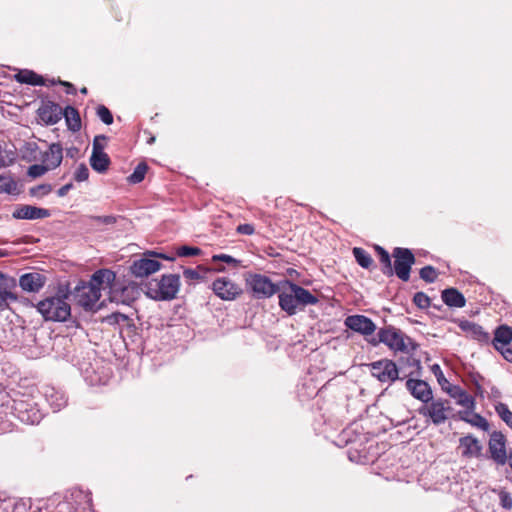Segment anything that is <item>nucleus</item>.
<instances>
[{"label":"nucleus","instance_id":"obj_15","mask_svg":"<svg viewBox=\"0 0 512 512\" xmlns=\"http://www.w3.org/2000/svg\"><path fill=\"white\" fill-rule=\"evenodd\" d=\"M46 283V277L38 272L25 273L19 278V286L26 292H39Z\"/></svg>","mask_w":512,"mask_h":512},{"label":"nucleus","instance_id":"obj_38","mask_svg":"<svg viewBox=\"0 0 512 512\" xmlns=\"http://www.w3.org/2000/svg\"><path fill=\"white\" fill-rule=\"evenodd\" d=\"M96 114L104 124L111 125L113 123V115L105 105H99Z\"/></svg>","mask_w":512,"mask_h":512},{"label":"nucleus","instance_id":"obj_12","mask_svg":"<svg viewBox=\"0 0 512 512\" xmlns=\"http://www.w3.org/2000/svg\"><path fill=\"white\" fill-rule=\"evenodd\" d=\"M38 118L46 125H54L62 118V108L59 104L47 100L42 101L37 110Z\"/></svg>","mask_w":512,"mask_h":512},{"label":"nucleus","instance_id":"obj_36","mask_svg":"<svg viewBox=\"0 0 512 512\" xmlns=\"http://www.w3.org/2000/svg\"><path fill=\"white\" fill-rule=\"evenodd\" d=\"M438 275V271L433 266L430 265L421 268L419 271L420 278L428 283L434 282L437 279Z\"/></svg>","mask_w":512,"mask_h":512},{"label":"nucleus","instance_id":"obj_52","mask_svg":"<svg viewBox=\"0 0 512 512\" xmlns=\"http://www.w3.org/2000/svg\"><path fill=\"white\" fill-rule=\"evenodd\" d=\"M502 356L509 362L512 363V349L509 348V347H504V348H501L500 350H498Z\"/></svg>","mask_w":512,"mask_h":512},{"label":"nucleus","instance_id":"obj_2","mask_svg":"<svg viewBox=\"0 0 512 512\" xmlns=\"http://www.w3.org/2000/svg\"><path fill=\"white\" fill-rule=\"evenodd\" d=\"M278 298L280 308L289 316L303 311L306 306L316 305L319 302L318 297L309 290L289 280L281 282Z\"/></svg>","mask_w":512,"mask_h":512},{"label":"nucleus","instance_id":"obj_60","mask_svg":"<svg viewBox=\"0 0 512 512\" xmlns=\"http://www.w3.org/2000/svg\"><path fill=\"white\" fill-rule=\"evenodd\" d=\"M7 253L4 250L0 249V258L6 256Z\"/></svg>","mask_w":512,"mask_h":512},{"label":"nucleus","instance_id":"obj_23","mask_svg":"<svg viewBox=\"0 0 512 512\" xmlns=\"http://www.w3.org/2000/svg\"><path fill=\"white\" fill-rule=\"evenodd\" d=\"M446 392L454 399H456L457 404L463 407H466L469 410L474 409L475 400L474 398L467 393L464 389L457 385H449L446 388Z\"/></svg>","mask_w":512,"mask_h":512},{"label":"nucleus","instance_id":"obj_4","mask_svg":"<svg viewBox=\"0 0 512 512\" xmlns=\"http://www.w3.org/2000/svg\"><path fill=\"white\" fill-rule=\"evenodd\" d=\"M67 298V293L49 296L39 301L36 308L46 321L65 322L71 315V307L66 301Z\"/></svg>","mask_w":512,"mask_h":512},{"label":"nucleus","instance_id":"obj_31","mask_svg":"<svg viewBox=\"0 0 512 512\" xmlns=\"http://www.w3.org/2000/svg\"><path fill=\"white\" fill-rule=\"evenodd\" d=\"M353 255L356 262L363 268L369 269L373 265V259L371 255L363 248L355 247L353 249Z\"/></svg>","mask_w":512,"mask_h":512},{"label":"nucleus","instance_id":"obj_6","mask_svg":"<svg viewBox=\"0 0 512 512\" xmlns=\"http://www.w3.org/2000/svg\"><path fill=\"white\" fill-rule=\"evenodd\" d=\"M180 287V277L177 274L163 275L161 279L148 284V295L155 300H172Z\"/></svg>","mask_w":512,"mask_h":512},{"label":"nucleus","instance_id":"obj_41","mask_svg":"<svg viewBox=\"0 0 512 512\" xmlns=\"http://www.w3.org/2000/svg\"><path fill=\"white\" fill-rule=\"evenodd\" d=\"M88 177H89L88 167L84 163L80 164L74 172V179L77 182H83V181H86L88 179Z\"/></svg>","mask_w":512,"mask_h":512},{"label":"nucleus","instance_id":"obj_3","mask_svg":"<svg viewBox=\"0 0 512 512\" xmlns=\"http://www.w3.org/2000/svg\"><path fill=\"white\" fill-rule=\"evenodd\" d=\"M415 463L414 451L403 447L398 451V457L391 463L390 470L384 472L385 478L398 483L411 484L416 475Z\"/></svg>","mask_w":512,"mask_h":512},{"label":"nucleus","instance_id":"obj_46","mask_svg":"<svg viewBox=\"0 0 512 512\" xmlns=\"http://www.w3.org/2000/svg\"><path fill=\"white\" fill-rule=\"evenodd\" d=\"M501 506L507 510L512 508V497L510 493L506 491H501L499 494Z\"/></svg>","mask_w":512,"mask_h":512},{"label":"nucleus","instance_id":"obj_1","mask_svg":"<svg viewBox=\"0 0 512 512\" xmlns=\"http://www.w3.org/2000/svg\"><path fill=\"white\" fill-rule=\"evenodd\" d=\"M115 273L108 269L96 271L89 282L82 283L75 288V299L79 306L85 310H93L101 297L102 289H110L115 280Z\"/></svg>","mask_w":512,"mask_h":512},{"label":"nucleus","instance_id":"obj_13","mask_svg":"<svg viewBox=\"0 0 512 512\" xmlns=\"http://www.w3.org/2000/svg\"><path fill=\"white\" fill-rule=\"evenodd\" d=\"M345 325L365 336L372 335L376 329L373 321L364 315H351L345 319Z\"/></svg>","mask_w":512,"mask_h":512},{"label":"nucleus","instance_id":"obj_5","mask_svg":"<svg viewBox=\"0 0 512 512\" xmlns=\"http://www.w3.org/2000/svg\"><path fill=\"white\" fill-rule=\"evenodd\" d=\"M369 343L373 346L383 343L394 352H401L404 354L409 353L410 347L413 348L411 340L399 329L392 326L381 328L377 333V337H372L369 340Z\"/></svg>","mask_w":512,"mask_h":512},{"label":"nucleus","instance_id":"obj_29","mask_svg":"<svg viewBox=\"0 0 512 512\" xmlns=\"http://www.w3.org/2000/svg\"><path fill=\"white\" fill-rule=\"evenodd\" d=\"M375 249V252L379 258V261L382 265V272L383 274L387 275V276H392L393 275V266H392V263H391V257L389 255V253L381 246L379 245H375L374 247Z\"/></svg>","mask_w":512,"mask_h":512},{"label":"nucleus","instance_id":"obj_47","mask_svg":"<svg viewBox=\"0 0 512 512\" xmlns=\"http://www.w3.org/2000/svg\"><path fill=\"white\" fill-rule=\"evenodd\" d=\"M236 232L242 235H253L255 233V227L253 224L249 223L240 224L237 226Z\"/></svg>","mask_w":512,"mask_h":512},{"label":"nucleus","instance_id":"obj_61","mask_svg":"<svg viewBox=\"0 0 512 512\" xmlns=\"http://www.w3.org/2000/svg\"><path fill=\"white\" fill-rule=\"evenodd\" d=\"M411 301H412L414 304H416V294H414V295L412 296Z\"/></svg>","mask_w":512,"mask_h":512},{"label":"nucleus","instance_id":"obj_20","mask_svg":"<svg viewBox=\"0 0 512 512\" xmlns=\"http://www.w3.org/2000/svg\"><path fill=\"white\" fill-rule=\"evenodd\" d=\"M201 249L198 248V247H191V246H180L176 249V252H172V253H158V252H154V251H149L147 253L148 256L150 257H155V258H161V259H164V260H168V261H174L176 259L177 256L179 257H191V256H197L199 254H201Z\"/></svg>","mask_w":512,"mask_h":512},{"label":"nucleus","instance_id":"obj_11","mask_svg":"<svg viewBox=\"0 0 512 512\" xmlns=\"http://www.w3.org/2000/svg\"><path fill=\"white\" fill-rule=\"evenodd\" d=\"M488 448L492 460L497 464L504 465L507 462L506 438L501 432L494 431L491 434Z\"/></svg>","mask_w":512,"mask_h":512},{"label":"nucleus","instance_id":"obj_18","mask_svg":"<svg viewBox=\"0 0 512 512\" xmlns=\"http://www.w3.org/2000/svg\"><path fill=\"white\" fill-rule=\"evenodd\" d=\"M12 216L15 219H43L50 216V212L44 208H38L31 205L18 206Z\"/></svg>","mask_w":512,"mask_h":512},{"label":"nucleus","instance_id":"obj_25","mask_svg":"<svg viewBox=\"0 0 512 512\" xmlns=\"http://www.w3.org/2000/svg\"><path fill=\"white\" fill-rule=\"evenodd\" d=\"M15 80L21 84H28L33 86H49L43 76L37 74L32 70H21L15 76Z\"/></svg>","mask_w":512,"mask_h":512},{"label":"nucleus","instance_id":"obj_51","mask_svg":"<svg viewBox=\"0 0 512 512\" xmlns=\"http://www.w3.org/2000/svg\"><path fill=\"white\" fill-rule=\"evenodd\" d=\"M429 305V298L422 292H418V307H426Z\"/></svg>","mask_w":512,"mask_h":512},{"label":"nucleus","instance_id":"obj_49","mask_svg":"<svg viewBox=\"0 0 512 512\" xmlns=\"http://www.w3.org/2000/svg\"><path fill=\"white\" fill-rule=\"evenodd\" d=\"M406 387L409 390V392L411 393V395L416 398V393H417L416 379L409 378L406 382Z\"/></svg>","mask_w":512,"mask_h":512},{"label":"nucleus","instance_id":"obj_26","mask_svg":"<svg viewBox=\"0 0 512 512\" xmlns=\"http://www.w3.org/2000/svg\"><path fill=\"white\" fill-rule=\"evenodd\" d=\"M442 300L449 307L462 308L466 304L464 295L456 288H447L442 291Z\"/></svg>","mask_w":512,"mask_h":512},{"label":"nucleus","instance_id":"obj_48","mask_svg":"<svg viewBox=\"0 0 512 512\" xmlns=\"http://www.w3.org/2000/svg\"><path fill=\"white\" fill-rule=\"evenodd\" d=\"M200 267L198 269H185L183 272V276L187 280H198L202 278V275L200 274Z\"/></svg>","mask_w":512,"mask_h":512},{"label":"nucleus","instance_id":"obj_33","mask_svg":"<svg viewBox=\"0 0 512 512\" xmlns=\"http://www.w3.org/2000/svg\"><path fill=\"white\" fill-rule=\"evenodd\" d=\"M148 166L145 162L139 163L133 173L128 177V181L132 184H138L142 182L145 178V175L147 173Z\"/></svg>","mask_w":512,"mask_h":512},{"label":"nucleus","instance_id":"obj_27","mask_svg":"<svg viewBox=\"0 0 512 512\" xmlns=\"http://www.w3.org/2000/svg\"><path fill=\"white\" fill-rule=\"evenodd\" d=\"M512 341V328L507 325L499 326L494 333L493 346L500 350Z\"/></svg>","mask_w":512,"mask_h":512},{"label":"nucleus","instance_id":"obj_30","mask_svg":"<svg viewBox=\"0 0 512 512\" xmlns=\"http://www.w3.org/2000/svg\"><path fill=\"white\" fill-rule=\"evenodd\" d=\"M15 288H3L0 290V312L10 309V303L19 300L18 295L13 291Z\"/></svg>","mask_w":512,"mask_h":512},{"label":"nucleus","instance_id":"obj_56","mask_svg":"<svg viewBox=\"0 0 512 512\" xmlns=\"http://www.w3.org/2000/svg\"><path fill=\"white\" fill-rule=\"evenodd\" d=\"M11 426H12V424L10 422H4L3 426L2 427L0 426V431L3 433L8 432L11 430Z\"/></svg>","mask_w":512,"mask_h":512},{"label":"nucleus","instance_id":"obj_10","mask_svg":"<svg viewBox=\"0 0 512 512\" xmlns=\"http://www.w3.org/2000/svg\"><path fill=\"white\" fill-rule=\"evenodd\" d=\"M371 375L381 382H392L398 378L396 364L388 359H382L368 365Z\"/></svg>","mask_w":512,"mask_h":512},{"label":"nucleus","instance_id":"obj_42","mask_svg":"<svg viewBox=\"0 0 512 512\" xmlns=\"http://www.w3.org/2000/svg\"><path fill=\"white\" fill-rule=\"evenodd\" d=\"M57 84L64 86L66 88L65 92L67 94L75 95L77 92L75 86L70 82L62 81L60 79H58V80L52 79L49 81V86H53V85H57Z\"/></svg>","mask_w":512,"mask_h":512},{"label":"nucleus","instance_id":"obj_45","mask_svg":"<svg viewBox=\"0 0 512 512\" xmlns=\"http://www.w3.org/2000/svg\"><path fill=\"white\" fill-rule=\"evenodd\" d=\"M16 280L11 277H7L0 272V290L3 288H16Z\"/></svg>","mask_w":512,"mask_h":512},{"label":"nucleus","instance_id":"obj_9","mask_svg":"<svg viewBox=\"0 0 512 512\" xmlns=\"http://www.w3.org/2000/svg\"><path fill=\"white\" fill-rule=\"evenodd\" d=\"M212 290L220 299L225 301L235 300L243 292L240 285L228 277L217 278L212 283Z\"/></svg>","mask_w":512,"mask_h":512},{"label":"nucleus","instance_id":"obj_39","mask_svg":"<svg viewBox=\"0 0 512 512\" xmlns=\"http://www.w3.org/2000/svg\"><path fill=\"white\" fill-rule=\"evenodd\" d=\"M431 370L434 373L435 377L437 378L439 385L442 387L443 390L446 391V388L449 387V385L451 384L445 378L440 366L438 364H434L431 366Z\"/></svg>","mask_w":512,"mask_h":512},{"label":"nucleus","instance_id":"obj_53","mask_svg":"<svg viewBox=\"0 0 512 512\" xmlns=\"http://www.w3.org/2000/svg\"><path fill=\"white\" fill-rule=\"evenodd\" d=\"M73 187V184L72 183H68V184H65L64 186H62L61 188L58 189L57 191V194L59 197H63L65 196L70 189H72Z\"/></svg>","mask_w":512,"mask_h":512},{"label":"nucleus","instance_id":"obj_40","mask_svg":"<svg viewBox=\"0 0 512 512\" xmlns=\"http://www.w3.org/2000/svg\"><path fill=\"white\" fill-rule=\"evenodd\" d=\"M50 169L42 162V164L31 165L28 169V175L36 178L44 175Z\"/></svg>","mask_w":512,"mask_h":512},{"label":"nucleus","instance_id":"obj_24","mask_svg":"<svg viewBox=\"0 0 512 512\" xmlns=\"http://www.w3.org/2000/svg\"><path fill=\"white\" fill-rule=\"evenodd\" d=\"M90 165L95 171L99 173L105 172L110 165V158L108 154L104 151H101V148L97 146V143H95L94 149H92Z\"/></svg>","mask_w":512,"mask_h":512},{"label":"nucleus","instance_id":"obj_28","mask_svg":"<svg viewBox=\"0 0 512 512\" xmlns=\"http://www.w3.org/2000/svg\"><path fill=\"white\" fill-rule=\"evenodd\" d=\"M62 117L65 118L69 130L77 132L81 129V118L76 108L67 106L62 110Z\"/></svg>","mask_w":512,"mask_h":512},{"label":"nucleus","instance_id":"obj_34","mask_svg":"<svg viewBox=\"0 0 512 512\" xmlns=\"http://www.w3.org/2000/svg\"><path fill=\"white\" fill-rule=\"evenodd\" d=\"M461 420L471 424L472 426L478 427L484 431H488L489 423L488 421L482 417L480 414L474 413L471 415V418L463 417L461 415Z\"/></svg>","mask_w":512,"mask_h":512},{"label":"nucleus","instance_id":"obj_32","mask_svg":"<svg viewBox=\"0 0 512 512\" xmlns=\"http://www.w3.org/2000/svg\"><path fill=\"white\" fill-rule=\"evenodd\" d=\"M432 399L433 393L429 384L423 380L418 379V400L427 404Z\"/></svg>","mask_w":512,"mask_h":512},{"label":"nucleus","instance_id":"obj_17","mask_svg":"<svg viewBox=\"0 0 512 512\" xmlns=\"http://www.w3.org/2000/svg\"><path fill=\"white\" fill-rule=\"evenodd\" d=\"M459 449L464 458H477L481 455L482 445L475 437L467 435L459 439Z\"/></svg>","mask_w":512,"mask_h":512},{"label":"nucleus","instance_id":"obj_62","mask_svg":"<svg viewBox=\"0 0 512 512\" xmlns=\"http://www.w3.org/2000/svg\"><path fill=\"white\" fill-rule=\"evenodd\" d=\"M217 270H218V271H223V270H224V268H223V267H222V268H217Z\"/></svg>","mask_w":512,"mask_h":512},{"label":"nucleus","instance_id":"obj_63","mask_svg":"<svg viewBox=\"0 0 512 512\" xmlns=\"http://www.w3.org/2000/svg\"><path fill=\"white\" fill-rule=\"evenodd\" d=\"M417 369H418V372H419L420 371V364L419 363H418Z\"/></svg>","mask_w":512,"mask_h":512},{"label":"nucleus","instance_id":"obj_7","mask_svg":"<svg viewBox=\"0 0 512 512\" xmlns=\"http://www.w3.org/2000/svg\"><path fill=\"white\" fill-rule=\"evenodd\" d=\"M246 285L257 299L270 298L279 293L281 287V283L275 284L262 274H249L246 277Z\"/></svg>","mask_w":512,"mask_h":512},{"label":"nucleus","instance_id":"obj_35","mask_svg":"<svg viewBox=\"0 0 512 512\" xmlns=\"http://www.w3.org/2000/svg\"><path fill=\"white\" fill-rule=\"evenodd\" d=\"M495 410L500 418L510 427H512V411L504 403H498Z\"/></svg>","mask_w":512,"mask_h":512},{"label":"nucleus","instance_id":"obj_50","mask_svg":"<svg viewBox=\"0 0 512 512\" xmlns=\"http://www.w3.org/2000/svg\"><path fill=\"white\" fill-rule=\"evenodd\" d=\"M106 141H107V137L105 135L96 136L93 140L92 149H94V145H95V143H97V146H99L101 148V151H104V146H105Z\"/></svg>","mask_w":512,"mask_h":512},{"label":"nucleus","instance_id":"obj_57","mask_svg":"<svg viewBox=\"0 0 512 512\" xmlns=\"http://www.w3.org/2000/svg\"><path fill=\"white\" fill-rule=\"evenodd\" d=\"M77 152H78L77 148H71V149L67 150V155L73 157L74 153H77Z\"/></svg>","mask_w":512,"mask_h":512},{"label":"nucleus","instance_id":"obj_22","mask_svg":"<svg viewBox=\"0 0 512 512\" xmlns=\"http://www.w3.org/2000/svg\"><path fill=\"white\" fill-rule=\"evenodd\" d=\"M459 328L472 339L482 343H487L489 341V334L483 330L482 326L474 322L468 320L461 321L459 323Z\"/></svg>","mask_w":512,"mask_h":512},{"label":"nucleus","instance_id":"obj_8","mask_svg":"<svg viewBox=\"0 0 512 512\" xmlns=\"http://www.w3.org/2000/svg\"><path fill=\"white\" fill-rule=\"evenodd\" d=\"M393 257L395 259L393 274L402 281H407L410 277L411 265L415 262L413 253L409 249L395 248Z\"/></svg>","mask_w":512,"mask_h":512},{"label":"nucleus","instance_id":"obj_16","mask_svg":"<svg viewBox=\"0 0 512 512\" xmlns=\"http://www.w3.org/2000/svg\"><path fill=\"white\" fill-rule=\"evenodd\" d=\"M161 268V263L155 259L142 258L133 262L131 272L136 277H147L157 272Z\"/></svg>","mask_w":512,"mask_h":512},{"label":"nucleus","instance_id":"obj_44","mask_svg":"<svg viewBox=\"0 0 512 512\" xmlns=\"http://www.w3.org/2000/svg\"><path fill=\"white\" fill-rule=\"evenodd\" d=\"M212 261L213 262L222 261V262H225V263L233 265V266H237L239 264L238 260H236L235 258H233L232 256L227 255V254L213 255Z\"/></svg>","mask_w":512,"mask_h":512},{"label":"nucleus","instance_id":"obj_59","mask_svg":"<svg viewBox=\"0 0 512 512\" xmlns=\"http://www.w3.org/2000/svg\"><path fill=\"white\" fill-rule=\"evenodd\" d=\"M80 93H81V94H85V95H86V94L88 93V89H87L86 87H82V88L80 89Z\"/></svg>","mask_w":512,"mask_h":512},{"label":"nucleus","instance_id":"obj_14","mask_svg":"<svg viewBox=\"0 0 512 512\" xmlns=\"http://www.w3.org/2000/svg\"><path fill=\"white\" fill-rule=\"evenodd\" d=\"M446 410L447 408L444 406V403L440 401L431 402L430 404L427 403L418 408L420 414L429 417L436 425L446 421Z\"/></svg>","mask_w":512,"mask_h":512},{"label":"nucleus","instance_id":"obj_58","mask_svg":"<svg viewBox=\"0 0 512 512\" xmlns=\"http://www.w3.org/2000/svg\"><path fill=\"white\" fill-rule=\"evenodd\" d=\"M458 415H459V418H460V419H461V415H462L463 417L471 418V417H470V413H469L468 411H459Z\"/></svg>","mask_w":512,"mask_h":512},{"label":"nucleus","instance_id":"obj_21","mask_svg":"<svg viewBox=\"0 0 512 512\" xmlns=\"http://www.w3.org/2000/svg\"><path fill=\"white\" fill-rule=\"evenodd\" d=\"M62 146L59 143H52L48 150L42 154V162L50 169L57 168L63 158Z\"/></svg>","mask_w":512,"mask_h":512},{"label":"nucleus","instance_id":"obj_37","mask_svg":"<svg viewBox=\"0 0 512 512\" xmlns=\"http://www.w3.org/2000/svg\"><path fill=\"white\" fill-rule=\"evenodd\" d=\"M118 218H120V216H114V215H105V216L92 215V216H89V219L92 222L99 224V225H106V226L116 224Z\"/></svg>","mask_w":512,"mask_h":512},{"label":"nucleus","instance_id":"obj_19","mask_svg":"<svg viewBox=\"0 0 512 512\" xmlns=\"http://www.w3.org/2000/svg\"><path fill=\"white\" fill-rule=\"evenodd\" d=\"M13 409L16 417L23 423L35 424L41 419V414L36 409H28L23 401L14 400Z\"/></svg>","mask_w":512,"mask_h":512},{"label":"nucleus","instance_id":"obj_43","mask_svg":"<svg viewBox=\"0 0 512 512\" xmlns=\"http://www.w3.org/2000/svg\"><path fill=\"white\" fill-rule=\"evenodd\" d=\"M51 192V186L42 184L30 189V193L33 196L42 197Z\"/></svg>","mask_w":512,"mask_h":512},{"label":"nucleus","instance_id":"obj_54","mask_svg":"<svg viewBox=\"0 0 512 512\" xmlns=\"http://www.w3.org/2000/svg\"><path fill=\"white\" fill-rule=\"evenodd\" d=\"M9 181L5 177H0V192L9 190Z\"/></svg>","mask_w":512,"mask_h":512},{"label":"nucleus","instance_id":"obj_55","mask_svg":"<svg viewBox=\"0 0 512 512\" xmlns=\"http://www.w3.org/2000/svg\"><path fill=\"white\" fill-rule=\"evenodd\" d=\"M113 317L115 318V321L116 322H119L120 320L121 321H126L128 320V317L124 314H121V313H116V314H113Z\"/></svg>","mask_w":512,"mask_h":512}]
</instances>
